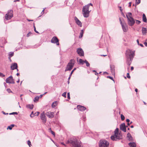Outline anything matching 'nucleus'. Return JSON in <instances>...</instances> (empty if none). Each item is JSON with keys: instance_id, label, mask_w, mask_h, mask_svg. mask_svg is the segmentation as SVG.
<instances>
[{"instance_id": "nucleus-60", "label": "nucleus", "mask_w": 147, "mask_h": 147, "mask_svg": "<svg viewBox=\"0 0 147 147\" xmlns=\"http://www.w3.org/2000/svg\"><path fill=\"white\" fill-rule=\"evenodd\" d=\"M131 2H130L129 3V7H130L131 6Z\"/></svg>"}, {"instance_id": "nucleus-62", "label": "nucleus", "mask_w": 147, "mask_h": 147, "mask_svg": "<svg viewBox=\"0 0 147 147\" xmlns=\"http://www.w3.org/2000/svg\"><path fill=\"white\" fill-rule=\"evenodd\" d=\"M87 62H88V61L86 60H85V61H84V63H87Z\"/></svg>"}, {"instance_id": "nucleus-7", "label": "nucleus", "mask_w": 147, "mask_h": 147, "mask_svg": "<svg viewBox=\"0 0 147 147\" xmlns=\"http://www.w3.org/2000/svg\"><path fill=\"white\" fill-rule=\"evenodd\" d=\"M122 134L120 133L117 134L111 137V139L113 140H117L122 138Z\"/></svg>"}, {"instance_id": "nucleus-12", "label": "nucleus", "mask_w": 147, "mask_h": 147, "mask_svg": "<svg viewBox=\"0 0 147 147\" xmlns=\"http://www.w3.org/2000/svg\"><path fill=\"white\" fill-rule=\"evenodd\" d=\"M45 114L50 118H53L54 116V113L53 112L49 111L47 112Z\"/></svg>"}, {"instance_id": "nucleus-38", "label": "nucleus", "mask_w": 147, "mask_h": 147, "mask_svg": "<svg viewBox=\"0 0 147 147\" xmlns=\"http://www.w3.org/2000/svg\"><path fill=\"white\" fill-rule=\"evenodd\" d=\"M135 21H136V23L138 24H139L141 23V21H140L139 20H135Z\"/></svg>"}, {"instance_id": "nucleus-22", "label": "nucleus", "mask_w": 147, "mask_h": 147, "mask_svg": "<svg viewBox=\"0 0 147 147\" xmlns=\"http://www.w3.org/2000/svg\"><path fill=\"white\" fill-rule=\"evenodd\" d=\"M128 144L130 146L132 147H136V143L134 142H130Z\"/></svg>"}, {"instance_id": "nucleus-19", "label": "nucleus", "mask_w": 147, "mask_h": 147, "mask_svg": "<svg viewBox=\"0 0 147 147\" xmlns=\"http://www.w3.org/2000/svg\"><path fill=\"white\" fill-rule=\"evenodd\" d=\"M110 67L111 68V70L112 74L113 75H115V69H114V67L113 65L111 66Z\"/></svg>"}, {"instance_id": "nucleus-46", "label": "nucleus", "mask_w": 147, "mask_h": 147, "mask_svg": "<svg viewBox=\"0 0 147 147\" xmlns=\"http://www.w3.org/2000/svg\"><path fill=\"white\" fill-rule=\"evenodd\" d=\"M39 113L38 112H37L36 113H35L34 114V116H38L39 115Z\"/></svg>"}, {"instance_id": "nucleus-54", "label": "nucleus", "mask_w": 147, "mask_h": 147, "mask_svg": "<svg viewBox=\"0 0 147 147\" xmlns=\"http://www.w3.org/2000/svg\"><path fill=\"white\" fill-rule=\"evenodd\" d=\"M144 44L146 47H147V42H144Z\"/></svg>"}, {"instance_id": "nucleus-23", "label": "nucleus", "mask_w": 147, "mask_h": 147, "mask_svg": "<svg viewBox=\"0 0 147 147\" xmlns=\"http://www.w3.org/2000/svg\"><path fill=\"white\" fill-rule=\"evenodd\" d=\"M12 17L13 16H10L7 14H6L5 16V18L7 20L11 19Z\"/></svg>"}, {"instance_id": "nucleus-45", "label": "nucleus", "mask_w": 147, "mask_h": 147, "mask_svg": "<svg viewBox=\"0 0 147 147\" xmlns=\"http://www.w3.org/2000/svg\"><path fill=\"white\" fill-rule=\"evenodd\" d=\"M107 78H110V79H111V80H113V81L114 80H113V78L111 76H107Z\"/></svg>"}, {"instance_id": "nucleus-20", "label": "nucleus", "mask_w": 147, "mask_h": 147, "mask_svg": "<svg viewBox=\"0 0 147 147\" xmlns=\"http://www.w3.org/2000/svg\"><path fill=\"white\" fill-rule=\"evenodd\" d=\"M6 14H7L9 16H13V11L12 10H9L7 11V13Z\"/></svg>"}, {"instance_id": "nucleus-30", "label": "nucleus", "mask_w": 147, "mask_h": 147, "mask_svg": "<svg viewBox=\"0 0 147 147\" xmlns=\"http://www.w3.org/2000/svg\"><path fill=\"white\" fill-rule=\"evenodd\" d=\"M13 55H14L13 52H9V53L8 55H9V58L10 59V58L11 57H12Z\"/></svg>"}, {"instance_id": "nucleus-36", "label": "nucleus", "mask_w": 147, "mask_h": 147, "mask_svg": "<svg viewBox=\"0 0 147 147\" xmlns=\"http://www.w3.org/2000/svg\"><path fill=\"white\" fill-rule=\"evenodd\" d=\"M76 68H75L74 69L71 71V73L69 75H70V76H71L72 74L73 73L74 71L76 69Z\"/></svg>"}, {"instance_id": "nucleus-25", "label": "nucleus", "mask_w": 147, "mask_h": 147, "mask_svg": "<svg viewBox=\"0 0 147 147\" xmlns=\"http://www.w3.org/2000/svg\"><path fill=\"white\" fill-rule=\"evenodd\" d=\"M34 106L32 104L30 105L29 104L26 106L27 108H29L30 109H32L33 108Z\"/></svg>"}, {"instance_id": "nucleus-64", "label": "nucleus", "mask_w": 147, "mask_h": 147, "mask_svg": "<svg viewBox=\"0 0 147 147\" xmlns=\"http://www.w3.org/2000/svg\"><path fill=\"white\" fill-rule=\"evenodd\" d=\"M138 89L137 88H136L135 89V91L136 92H138Z\"/></svg>"}, {"instance_id": "nucleus-24", "label": "nucleus", "mask_w": 147, "mask_h": 147, "mask_svg": "<svg viewBox=\"0 0 147 147\" xmlns=\"http://www.w3.org/2000/svg\"><path fill=\"white\" fill-rule=\"evenodd\" d=\"M142 20H143V21L145 22L146 23L147 22L146 18L145 16V15L144 13H143V14Z\"/></svg>"}, {"instance_id": "nucleus-1", "label": "nucleus", "mask_w": 147, "mask_h": 147, "mask_svg": "<svg viewBox=\"0 0 147 147\" xmlns=\"http://www.w3.org/2000/svg\"><path fill=\"white\" fill-rule=\"evenodd\" d=\"M66 144H71L73 147H83L80 142L78 141L75 137L71 138L66 142Z\"/></svg>"}, {"instance_id": "nucleus-14", "label": "nucleus", "mask_w": 147, "mask_h": 147, "mask_svg": "<svg viewBox=\"0 0 147 147\" xmlns=\"http://www.w3.org/2000/svg\"><path fill=\"white\" fill-rule=\"evenodd\" d=\"M40 117L41 119L43 121V122L44 123L46 122L47 121L46 117L45 115V114L43 112L41 113L40 114Z\"/></svg>"}, {"instance_id": "nucleus-59", "label": "nucleus", "mask_w": 147, "mask_h": 147, "mask_svg": "<svg viewBox=\"0 0 147 147\" xmlns=\"http://www.w3.org/2000/svg\"><path fill=\"white\" fill-rule=\"evenodd\" d=\"M85 118H86V117L84 116H83V121H85Z\"/></svg>"}, {"instance_id": "nucleus-57", "label": "nucleus", "mask_w": 147, "mask_h": 147, "mask_svg": "<svg viewBox=\"0 0 147 147\" xmlns=\"http://www.w3.org/2000/svg\"><path fill=\"white\" fill-rule=\"evenodd\" d=\"M137 43L138 44V45H139V40L138 39H137Z\"/></svg>"}, {"instance_id": "nucleus-5", "label": "nucleus", "mask_w": 147, "mask_h": 147, "mask_svg": "<svg viewBox=\"0 0 147 147\" xmlns=\"http://www.w3.org/2000/svg\"><path fill=\"white\" fill-rule=\"evenodd\" d=\"M75 61L74 59H71L67 65L65 71L71 70L75 64Z\"/></svg>"}, {"instance_id": "nucleus-48", "label": "nucleus", "mask_w": 147, "mask_h": 147, "mask_svg": "<svg viewBox=\"0 0 147 147\" xmlns=\"http://www.w3.org/2000/svg\"><path fill=\"white\" fill-rule=\"evenodd\" d=\"M127 77L128 78H130V76L129 73H127Z\"/></svg>"}, {"instance_id": "nucleus-13", "label": "nucleus", "mask_w": 147, "mask_h": 147, "mask_svg": "<svg viewBox=\"0 0 147 147\" xmlns=\"http://www.w3.org/2000/svg\"><path fill=\"white\" fill-rule=\"evenodd\" d=\"M77 52L80 56H84V52L83 50L81 48L77 49Z\"/></svg>"}, {"instance_id": "nucleus-51", "label": "nucleus", "mask_w": 147, "mask_h": 147, "mask_svg": "<svg viewBox=\"0 0 147 147\" xmlns=\"http://www.w3.org/2000/svg\"><path fill=\"white\" fill-rule=\"evenodd\" d=\"M86 5H88V7H89L90 5H91V6H92V4L91 3H90Z\"/></svg>"}, {"instance_id": "nucleus-47", "label": "nucleus", "mask_w": 147, "mask_h": 147, "mask_svg": "<svg viewBox=\"0 0 147 147\" xmlns=\"http://www.w3.org/2000/svg\"><path fill=\"white\" fill-rule=\"evenodd\" d=\"M7 91L9 93L11 92L12 91L10 89L8 88L7 89Z\"/></svg>"}, {"instance_id": "nucleus-6", "label": "nucleus", "mask_w": 147, "mask_h": 147, "mask_svg": "<svg viewBox=\"0 0 147 147\" xmlns=\"http://www.w3.org/2000/svg\"><path fill=\"white\" fill-rule=\"evenodd\" d=\"M109 142L105 140H100L99 143V147H108Z\"/></svg>"}, {"instance_id": "nucleus-31", "label": "nucleus", "mask_w": 147, "mask_h": 147, "mask_svg": "<svg viewBox=\"0 0 147 147\" xmlns=\"http://www.w3.org/2000/svg\"><path fill=\"white\" fill-rule=\"evenodd\" d=\"M79 64H84V61L81 59H80L79 60Z\"/></svg>"}, {"instance_id": "nucleus-8", "label": "nucleus", "mask_w": 147, "mask_h": 147, "mask_svg": "<svg viewBox=\"0 0 147 147\" xmlns=\"http://www.w3.org/2000/svg\"><path fill=\"white\" fill-rule=\"evenodd\" d=\"M119 21L120 24L121 25L123 31L125 32H127L128 30V27L127 25L125 22L124 21L123 22H122L120 18H119Z\"/></svg>"}, {"instance_id": "nucleus-61", "label": "nucleus", "mask_w": 147, "mask_h": 147, "mask_svg": "<svg viewBox=\"0 0 147 147\" xmlns=\"http://www.w3.org/2000/svg\"><path fill=\"white\" fill-rule=\"evenodd\" d=\"M120 7V11H122V9L121 7Z\"/></svg>"}, {"instance_id": "nucleus-15", "label": "nucleus", "mask_w": 147, "mask_h": 147, "mask_svg": "<svg viewBox=\"0 0 147 147\" xmlns=\"http://www.w3.org/2000/svg\"><path fill=\"white\" fill-rule=\"evenodd\" d=\"M120 129L124 132L126 131V126L125 123H122L121 124L120 126Z\"/></svg>"}, {"instance_id": "nucleus-44", "label": "nucleus", "mask_w": 147, "mask_h": 147, "mask_svg": "<svg viewBox=\"0 0 147 147\" xmlns=\"http://www.w3.org/2000/svg\"><path fill=\"white\" fill-rule=\"evenodd\" d=\"M34 31H35V32L36 33H38V32L36 30V27H35V26H34Z\"/></svg>"}, {"instance_id": "nucleus-43", "label": "nucleus", "mask_w": 147, "mask_h": 147, "mask_svg": "<svg viewBox=\"0 0 147 147\" xmlns=\"http://www.w3.org/2000/svg\"><path fill=\"white\" fill-rule=\"evenodd\" d=\"M32 34V33H31L30 32H29V33H28L27 34V36H27V37H29V36H30V34Z\"/></svg>"}, {"instance_id": "nucleus-42", "label": "nucleus", "mask_w": 147, "mask_h": 147, "mask_svg": "<svg viewBox=\"0 0 147 147\" xmlns=\"http://www.w3.org/2000/svg\"><path fill=\"white\" fill-rule=\"evenodd\" d=\"M29 146H30L31 145V142L30 140H28L27 142Z\"/></svg>"}, {"instance_id": "nucleus-10", "label": "nucleus", "mask_w": 147, "mask_h": 147, "mask_svg": "<svg viewBox=\"0 0 147 147\" xmlns=\"http://www.w3.org/2000/svg\"><path fill=\"white\" fill-rule=\"evenodd\" d=\"M51 42L52 43H56V45H59V40L56 36L53 37L51 40Z\"/></svg>"}, {"instance_id": "nucleus-21", "label": "nucleus", "mask_w": 147, "mask_h": 147, "mask_svg": "<svg viewBox=\"0 0 147 147\" xmlns=\"http://www.w3.org/2000/svg\"><path fill=\"white\" fill-rule=\"evenodd\" d=\"M142 33L143 35L146 34V33L147 29L146 28L143 27L142 28Z\"/></svg>"}, {"instance_id": "nucleus-27", "label": "nucleus", "mask_w": 147, "mask_h": 147, "mask_svg": "<svg viewBox=\"0 0 147 147\" xmlns=\"http://www.w3.org/2000/svg\"><path fill=\"white\" fill-rule=\"evenodd\" d=\"M57 101H55L52 103V108H54L57 105Z\"/></svg>"}, {"instance_id": "nucleus-56", "label": "nucleus", "mask_w": 147, "mask_h": 147, "mask_svg": "<svg viewBox=\"0 0 147 147\" xmlns=\"http://www.w3.org/2000/svg\"><path fill=\"white\" fill-rule=\"evenodd\" d=\"M126 121L127 122L129 123L130 121V120L129 119H127L126 120Z\"/></svg>"}, {"instance_id": "nucleus-49", "label": "nucleus", "mask_w": 147, "mask_h": 147, "mask_svg": "<svg viewBox=\"0 0 147 147\" xmlns=\"http://www.w3.org/2000/svg\"><path fill=\"white\" fill-rule=\"evenodd\" d=\"M86 66L87 67H89L90 65V64L88 62H87V63H86Z\"/></svg>"}, {"instance_id": "nucleus-53", "label": "nucleus", "mask_w": 147, "mask_h": 147, "mask_svg": "<svg viewBox=\"0 0 147 147\" xmlns=\"http://www.w3.org/2000/svg\"><path fill=\"white\" fill-rule=\"evenodd\" d=\"M51 132L53 135H55V133L53 131H51Z\"/></svg>"}, {"instance_id": "nucleus-3", "label": "nucleus", "mask_w": 147, "mask_h": 147, "mask_svg": "<svg viewBox=\"0 0 147 147\" xmlns=\"http://www.w3.org/2000/svg\"><path fill=\"white\" fill-rule=\"evenodd\" d=\"M82 14L85 18H88L89 16V13L91 10H89V7L88 5H85L84 6L82 10Z\"/></svg>"}, {"instance_id": "nucleus-35", "label": "nucleus", "mask_w": 147, "mask_h": 147, "mask_svg": "<svg viewBox=\"0 0 147 147\" xmlns=\"http://www.w3.org/2000/svg\"><path fill=\"white\" fill-rule=\"evenodd\" d=\"M121 120L122 121H123L125 119V117L122 114H121Z\"/></svg>"}, {"instance_id": "nucleus-40", "label": "nucleus", "mask_w": 147, "mask_h": 147, "mask_svg": "<svg viewBox=\"0 0 147 147\" xmlns=\"http://www.w3.org/2000/svg\"><path fill=\"white\" fill-rule=\"evenodd\" d=\"M18 114V113H17L16 112H13V113H9L10 115H13V114L17 115Z\"/></svg>"}, {"instance_id": "nucleus-17", "label": "nucleus", "mask_w": 147, "mask_h": 147, "mask_svg": "<svg viewBox=\"0 0 147 147\" xmlns=\"http://www.w3.org/2000/svg\"><path fill=\"white\" fill-rule=\"evenodd\" d=\"M18 67L17 64L16 63H14L11 64V68L12 70L17 69Z\"/></svg>"}, {"instance_id": "nucleus-28", "label": "nucleus", "mask_w": 147, "mask_h": 147, "mask_svg": "<svg viewBox=\"0 0 147 147\" xmlns=\"http://www.w3.org/2000/svg\"><path fill=\"white\" fill-rule=\"evenodd\" d=\"M132 61V60H130V59H127L126 63L127 65H129L131 64Z\"/></svg>"}, {"instance_id": "nucleus-39", "label": "nucleus", "mask_w": 147, "mask_h": 147, "mask_svg": "<svg viewBox=\"0 0 147 147\" xmlns=\"http://www.w3.org/2000/svg\"><path fill=\"white\" fill-rule=\"evenodd\" d=\"M66 92H64L62 94V96L65 98L66 97Z\"/></svg>"}, {"instance_id": "nucleus-29", "label": "nucleus", "mask_w": 147, "mask_h": 147, "mask_svg": "<svg viewBox=\"0 0 147 147\" xmlns=\"http://www.w3.org/2000/svg\"><path fill=\"white\" fill-rule=\"evenodd\" d=\"M83 33H84V30H81V32L80 33V35L79 37V38H80L82 37Z\"/></svg>"}, {"instance_id": "nucleus-55", "label": "nucleus", "mask_w": 147, "mask_h": 147, "mask_svg": "<svg viewBox=\"0 0 147 147\" xmlns=\"http://www.w3.org/2000/svg\"><path fill=\"white\" fill-rule=\"evenodd\" d=\"M138 45L141 46V47H144L143 45L142 44H139Z\"/></svg>"}, {"instance_id": "nucleus-50", "label": "nucleus", "mask_w": 147, "mask_h": 147, "mask_svg": "<svg viewBox=\"0 0 147 147\" xmlns=\"http://www.w3.org/2000/svg\"><path fill=\"white\" fill-rule=\"evenodd\" d=\"M45 9V8H44L43 9V10L42 11V12H41V15H43L44 14V11Z\"/></svg>"}, {"instance_id": "nucleus-58", "label": "nucleus", "mask_w": 147, "mask_h": 147, "mask_svg": "<svg viewBox=\"0 0 147 147\" xmlns=\"http://www.w3.org/2000/svg\"><path fill=\"white\" fill-rule=\"evenodd\" d=\"M134 67H131V70L132 71L134 69Z\"/></svg>"}, {"instance_id": "nucleus-63", "label": "nucleus", "mask_w": 147, "mask_h": 147, "mask_svg": "<svg viewBox=\"0 0 147 147\" xmlns=\"http://www.w3.org/2000/svg\"><path fill=\"white\" fill-rule=\"evenodd\" d=\"M3 113L4 114V115H6V114H8V113H7L6 114V113H5V112H3Z\"/></svg>"}, {"instance_id": "nucleus-37", "label": "nucleus", "mask_w": 147, "mask_h": 147, "mask_svg": "<svg viewBox=\"0 0 147 147\" xmlns=\"http://www.w3.org/2000/svg\"><path fill=\"white\" fill-rule=\"evenodd\" d=\"M34 114H33V112L32 111V112L31 114H30V116L31 117H33L34 116Z\"/></svg>"}, {"instance_id": "nucleus-4", "label": "nucleus", "mask_w": 147, "mask_h": 147, "mask_svg": "<svg viewBox=\"0 0 147 147\" xmlns=\"http://www.w3.org/2000/svg\"><path fill=\"white\" fill-rule=\"evenodd\" d=\"M135 51H132L128 49L126 52V55L127 59H129L130 60H132L135 55Z\"/></svg>"}, {"instance_id": "nucleus-41", "label": "nucleus", "mask_w": 147, "mask_h": 147, "mask_svg": "<svg viewBox=\"0 0 147 147\" xmlns=\"http://www.w3.org/2000/svg\"><path fill=\"white\" fill-rule=\"evenodd\" d=\"M0 76L2 77H4L5 76V75L4 74H3V73L0 72Z\"/></svg>"}, {"instance_id": "nucleus-26", "label": "nucleus", "mask_w": 147, "mask_h": 147, "mask_svg": "<svg viewBox=\"0 0 147 147\" xmlns=\"http://www.w3.org/2000/svg\"><path fill=\"white\" fill-rule=\"evenodd\" d=\"M15 125L14 124H11V125H9V126L7 128V129H9L10 130H11L12 128L14 126H15Z\"/></svg>"}, {"instance_id": "nucleus-9", "label": "nucleus", "mask_w": 147, "mask_h": 147, "mask_svg": "<svg viewBox=\"0 0 147 147\" xmlns=\"http://www.w3.org/2000/svg\"><path fill=\"white\" fill-rule=\"evenodd\" d=\"M6 82L7 83L13 84L15 83V82L12 76H10L7 78L6 80Z\"/></svg>"}, {"instance_id": "nucleus-32", "label": "nucleus", "mask_w": 147, "mask_h": 147, "mask_svg": "<svg viewBox=\"0 0 147 147\" xmlns=\"http://www.w3.org/2000/svg\"><path fill=\"white\" fill-rule=\"evenodd\" d=\"M39 98V97L38 96H37L34 99V102H35L36 101H38V100Z\"/></svg>"}, {"instance_id": "nucleus-52", "label": "nucleus", "mask_w": 147, "mask_h": 147, "mask_svg": "<svg viewBox=\"0 0 147 147\" xmlns=\"http://www.w3.org/2000/svg\"><path fill=\"white\" fill-rule=\"evenodd\" d=\"M67 98L69 99L70 98L69 93L68 92L67 93Z\"/></svg>"}, {"instance_id": "nucleus-2", "label": "nucleus", "mask_w": 147, "mask_h": 147, "mask_svg": "<svg viewBox=\"0 0 147 147\" xmlns=\"http://www.w3.org/2000/svg\"><path fill=\"white\" fill-rule=\"evenodd\" d=\"M128 25L130 26H132L135 23V20L132 17V14L131 12H128L126 14Z\"/></svg>"}, {"instance_id": "nucleus-18", "label": "nucleus", "mask_w": 147, "mask_h": 147, "mask_svg": "<svg viewBox=\"0 0 147 147\" xmlns=\"http://www.w3.org/2000/svg\"><path fill=\"white\" fill-rule=\"evenodd\" d=\"M127 138L129 141H132L133 140L132 137L129 133H128L127 134Z\"/></svg>"}, {"instance_id": "nucleus-34", "label": "nucleus", "mask_w": 147, "mask_h": 147, "mask_svg": "<svg viewBox=\"0 0 147 147\" xmlns=\"http://www.w3.org/2000/svg\"><path fill=\"white\" fill-rule=\"evenodd\" d=\"M140 3V0H136V5L139 4Z\"/></svg>"}, {"instance_id": "nucleus-16", "label": "nucleus", "mask_w": 147, "mask_h": 147, "mask_svg": "<svg viewBox=\"0 0 147 147\" xmlns=\"http://www.w3.org/2000/svg\"><path fill=\"white\" fill-rule=\"evenodd\" d=\"M77 108L78 110L81 111H83L86 109L85 107L80 105H78Z\"/></svg>"}, {"instance_id": "nucleus-33", "label": "nucleus", "mask_w": 147, "mask_h": 147, "mask_svg": "<svg viewBox=\"0 0 147 147\" xmlns=\"http://www.w3.org/2000/svg\"><path fill=\"white\" fill-rule=\"evenodd\" d=\"M119 129L118 128H117L114 131L115 134H118Z\"/></svg>"}, {"instance_id": "nucleus-11", "label": "nucleus", "mask_w": 147, "mask_h": 147, "mask_svg": "<svg viewBox=\"0 0 147 147\" xmlns=\"http://www.w3.org/2000/svg\"><path fill=\"white\" fill-rule=\"evenodd\" d=\"M74 19L77 24L80 27L82 26V22L79 19H78L75 16L74 17Z\"/></svg>"}]
</instances>
